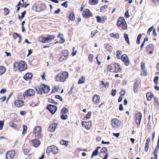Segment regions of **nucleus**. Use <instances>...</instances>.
Instances as JSON below:
<instances>
[{"label": "nucleus", "mask_w": 159, "mask_h": 159, "mask_svg": "<svg viewBox=\"0 0 159 159\" xmlns=\"http://www.w3.org/2000/svg\"><path fill=\"white\" fill-rule=\"evenodd\" d=\"M26 64L24 61H21L20 62H15L14 64V68L15 70H18L21 71L26 70Z\"/></svg>", "instance_id": "f257e3e1"}, {"label": "nucleus", "mask_w": 159, "mask_h": 159, "mask_svg": "<svg viewBox=\"0 0 159 159\" xmlns=\"http://www.w3.org/2000/svg\"><path fill=\"white\" fill-rule=\"evenodd\" d=\"M68 76L69 74L68 72L63 71L58 74L56 76V79L57 81L64 82L68 78Z\"/></svg>", "instance_id": "f03ea898"}, {"label": "nucleus", "mask_w": 159, "mask_h": 159, "mask_svg": "<svg viewBox=\"0 0 159 159\" xmlns=\"http://www.w3.org/2000/svg\"><path fill=\"white\" fill-rule=\"evenodd\" d=\"M117 25L122 28L123 29H125L127 27V24L123 17L119 18L117 20Z\"/></svg>", "instance_id": "7ed1b4c3"}, {"label": "nucleus", "mask_w": 159, "mask_h": 159, "mask_svg": "<svg viewBox=\"0 0 159 159\" xmlns=\"http://www.w3.org/2000/svg\"><path fill=\"white\" fill-rule=\"evenodd\" d=\"M41 128L39 126L36 127L33 130V133L36 138L38 139L42 137L41 133Z\"/></svg>", "instance_id": "20e7f679"}, {"label": "nucleus", "mask_w": 159, "mask_h": 159, "mask_svg": "<svg viewBox=\"0 0 159 159\" xmlns=\"http://www.w3.org/2000/svg\"><path fill=\"white\" fill-rule=\"evenodd\" d=\"M121 124V121L116 118H114L111 120V125L114 128L118 129L120 126Z\"/></svg>", "instance_id": "39448f33"}, {"label": "nucleus", "mask_w": 159, "mask_h": 159, "mask_svg": "<svg viewBox=\"0 0 159 159\" xmlns=\"http://www.w3.org/2000/svg\"><path fill=\"white\" fill-rule=\"evenodd\" d=\"M35 92L34 90L32 89H29L26 90L23 93V96L24 99L25 98L26 96H33L35 94Z\"/></svg>", "instance_id": "423d86ee"}, {"label": "nucleus", "mask_w": 159, "mask_h": 159, "mask_svg": "<svg viewBox=\"0 0 159 159\" xmlns=\"http://www.w3.org/2000/svg\"><path fill=\"white\" fill-rule=\"evenodd\" d=\"M63 55L59 59V61L60 62L66 60L69 55V52L67 50H64L63 52Z\"/></svg>", "instance_id": "0eeeda50"}, {"label": "nucleus", "mask_w": 159, "mask_h": 159, "mask_svg": "<svg viewBox=\"0 0 159 159\" xmlns=\"http://www.w3.org/2000/svg\"><path fill=\"white\" fill-rule=\"evenodd\" d=\"M47 108L52 114H54L57 109V106L52 104L48 105L47 106Z\"/></svg>", "instance_id": "6e6552de"}, {"label": "nucleus", "mask_w": 159, "mask_h": 159, "mask_svg": "<svg viewBox=\"0 0 159 159\" xmlns=\"http://www.w3.org/2000/svg\"><path fill=\"white\" fill-rule=\"evenodd\" d=\"M92 13L90 11L89 9H85L83 11V16L84 18H88L89 17L92 16Z\"/></svg>", "instance_id": "1a4fd4ad"}, {"label": "nucleus", "mask_w": 159, "mask_h": 159, "mask_svg": "<svg viewBox=\"0 0 159 159\" xmlns=\"http://www.w3.org/2000/svg\"><path fill=\"white\" fill-rule=\"evenodd\" d=\"M121 60L125 63V66H128L129 64L128 57L126 54L123 55L121 57Z\"/></svg>", "instance_id": "9d476101"}, {"label": "nucleus", "mask_w": 159, "mask_h": 159, "mask_svg": "<svg viewBox=\"0 0 159 159\" xmlns=\"http://www.w3.org/2000/svg\"><path fill=\"white\" fill-rule=\"evenodd\" d=\"M30 143L31 145L37 147L39 145L40 142L39 140L35 139L31 140L30 141Z\"/></svg>", "instance_id": "9b49d317"}, {"label": "nucleus", "mask_w": 159, "mask_h": 159, "mask_svg": "<svg viewBox=\"0 0 159 159\" xmlns=\"http://www.w3.org/2000/svg\"><path fill=\"white\" fill-rule=\"evenodd\" d=\"M40 87L42 90L45 93H48L50 90V88L49 86L44 84H41Z\"/></svg>", "instance_id": "f8f14e48"}, {"label": "nucleus", "mask_w": 159, "mask_h": 159, "mask_svg": "<svg viewBox=\"0 0 159 159\" xmlns=\"http://www.w3.org/2000/svg\"><path fill=\"white\" fill-rule=\"evenodd\" d=\"M142 116V114L139 112L137 113L135 115V121L136 124L138 125H140Z\"/></svg>", "instance_id": "ddd939ff"}, {"label": "nucleus", "mask_w": 159, "mask_h": 159, "mask_svg": "<svg viewBox=\"0 0 159 159\" xmlns=\"http://www.w3.org/2000/svg\"><path fill=\"white\" fill-rule=\"evenodd\" d=\"M15 154L14 151H9L6 154L7 159H13Z\"/></svg>", "instance_id": "4468645a"}, {"label": "nucleus", "mask_w": 159, "mask_h": 159, "mask_svg": "<svg viewBox=\"0 0 159 159\" xmlns=\"http://www.w3.org/2000/svg\"><path fill=\"white\" fill-rule=\"evenodd\" d=\"M82 126L84 127L86 129H89L91 127V123L89 121L85 122L83 121L82 122Z\"/></svg>", "instance_id": "2eb2a0df"}, {"label": "nucleus", "mask_w": 159, "mask_h": 159, "mask_svg": "<svg viewBox=\"0 0 159 159\" xmlns=\"http://www.w3.org/2000/svg\"><path fill=\"white\" fill-rule=\"evenodd\" d=\"M24 104V101L20 100H16L15 101V106L17 107H20Z\"/></svg>", "instance_id": "dca6fc26"}, {"label": "nucleus", "mask_w": 159, "mask_h": 159, "mask_svg": "<svg viewBox=\"0 0 159 159\" xmlns=\"http://www.w3.org/2000/svg\"><path fill=\"white\" fill-rule=\"evenodd\" d=\"M93 100L94 104H98L100 102V97L98 95H95L93 96Z\"/></svg>", "instance_id": "f3484780"}, {"label": "nucleus", "mask_w": 159, "mask_h": 159, "mask_svg": "<svg viewBox=\"0 0 159 159\" xmlns=\"http://www.w3.org/2000/svg\"><path fill=\"white\" fill-rule=\"evenodd\" d=\"M57 125L56 123H53L51 125L49 128V131L51 132H54L55 131L56 127Z\"/></svg>", "instance_id": "a211bd4d"}, {"label": "nucleus", "mask_w": 159, "mask_h": 159, "mask_svg": "<svg viewBox=\"0 0 159 159\" xmlns=\"http://www.w3.org/2000/svg\"><path fill=\"white\" fill-rule=\"evenodd\" d=\"M115 67V72L119 73L120 72L121 70V68L120 66L117 63H115L114 64Z\"/></svg>", "instance_id": "6ab92c4d"}, {"label": "nucleus", "mask_w": 159, "mask_h": 159, "mask_svg": "<svg viewBox=\"0 0 159 159\" xmlns=\"http://www.w3.org/2000/svg\"><path fill=\"white\" fill-rule=\"evenodd\" d=\"M32 73H27L23 76V78L25 80H28L32 78Z\"/></svg>", "instance_id": "aec40b11"}, {"label": "nucleus", "mask_w": 159, "mask_h": 159, "mask_svg": "<svg viewBox=\"0 0 159 159\" xmlns=\"http://www.w3.org/2000/svg\"><path fill=\"white\" fill-rule=\"evenodd\" d=\"M51 148L52 152L54 154H56L58 152V149L57 147L54 146L52 145L51 146Z\"/></svg>", "instance_id": "412c9836"}, {"label": "nucleus", "mask_w": 159, "mask_h": 159, "mask_svg": "<svg viewBox=\"0 0 159 159\" xmlns=\"http://www.w3.org/2000/svg\"><path fill=\"white\" fill-rule=\"evenodd\" d=\"M150 141V139L149 138H148L146 140L144 148L146 152H147L149 148V143Z\"/></svg>", "instance_id": "4be33fe9"}, {"label": "nucleus", "mask_w": 159, "mask_h": 159, "mask_svg": "<svg viewBox=\"0 0 159 159\" xmlns=\"http://www.w3.org/2000/svg\"><path fill=\"white\" fill-rule=\"evenodd\" d=\"M63 34L61 33H59L57 36V37L60 38L61 40V41H59L60 43H63L65 42V40L63 38Z\"/></svg>", "instance_id": "5701e85b"}, {"label": "nucleus", "mask_w": 159, "mask_h": 159, "mask_svg": "<svg viewBox=\"0 0 159 159\" xmlns=\"http://www.w3.org/2000/svg\"><path fill=\"white\" fill-rule=\"evenodd\" d=\"M55 38V36L53 35H49L47 38V39L48 43L51 42Z\"/></svg>", "instance_id": "b1692460"}, {"label": "nucleus", "mask_w": 159, "mask_h": 159, "mask_svg": "<svg viewBox=\"0 0 159 159\" xmlns=\"http://www.w3.org/2000/svg\"><path fill=\"white\" fill-rule=\"evenodd\" d=\"M85 77L84 76H82L81 78L80 79L78 83L79 84H82L84 83L85 81Z\"/></svg>", "instance_id": "393cba45"}, {"label": "nucleus", "mask_w": 159, "mask_h": 159, "mask_svg": "<svg viewBox=\"0 0 159 159\" xmlns=\"http://www.w3.org/2000/svg\"><path fill=\"white\" fill-rule=\"evenodd\" d=\"M146 96L147 100L150 101L153 96V94L149 92L146 94Z\"/></svg>", "instance_id": "a878e982"}, {"label": "nucleus", "mask_w": 159, "mask_h": 159, "mask_svg": "<svg viewBox=\"0 0 159 159\" xmlns=\"http://www.w3.org/2000/svg\"><path fill=\"white\" fill-rule=\"evenodd\" d=\"M39 42H41L43 43H48L47 38H44L43 37L40 38L39 40Z\"/></svg>", "instance_id": "bb28decb"}, {"label": "nucleus", "mask_w": 159, "mask_h": 159, "mask_svg": "<svg viewBox=\"0 0 159 159\" xmlns=\"http://www.w3.org/2000/svg\"><path fill=\"white\" fill-rule=\"evenodd\" d=\"M98 0H89V3L90 5H94L98 3Z\"/></svg>", "instance_id": "cd10ccee"}, {"label": "nucleus", "mask_w": 159, "mask_h": 159, "mask_svg": "<svg viewBox=\"0 0 159 159\" xmlns=\"http://www.w3.org/2000/svg\"><path fill=\"white\" fill-rule=\"evenodd\" d=\"M6 70V68L3 66H0V75L3 74Z\"/></svg>", "instance_id": "c85d7f7f"}, {"label": "nucleus", "mask_w": 159, "mask_h": 159, "mask_svg": "<svg viewBox=\"0 0 159 159\" xmlns=\"http://www.w3.org/2000/svg\"><path fill=\"white\" fill-rule=\"evenodd\" d=\"M158 149L157 148H156L153 151V154L154 155V157L153 159H157V153L158 151Z\"/></svg>", "instance_id": "c756f323"}, {"label": "nucleus", "mask_w": 159, "mask_h": 159, "mask_svg": "<svg viewBox=\"0 0 159 159\" xmlns=\"http://www.w3.org/2000/svg\"><path fill=\"white\" fill-rule=\"evenodd\" d=\"M60 143L61 145H65L67 146L68 145V142L67 141H65L64 140H61L60 141Z\"/></svg>", "instance_id": "7c9ffc66"}, {"label": "nucleus", "mask_w": 159, "mask_h": 159, "mask_svg": "<svg viewBox=\"0 0 159 159\" xmlns=\"http://www.w3.org/2000/svg\"><path fill=\"white\" fill-rule=\"evenodd\" d=\"M107 8H108V6L106 5H105L102 6V7H101V8H100L101 11V12L105 11H106V9Z\"/></svg>", "instance_id": "2f4dec72"}, {"label": "nucleus", "mask_w": 159, "mask_h": 159, "mask_svg": "<svg viewBox=\"0 0 159 159\" xmlns=\"http://www.w3.org/2000/svg\"><path fill=\"white\" fill-rule=\"evenodd\" d=\"M141 70V75L143 76H146L147 75L148 73L146 69Z\"/></svg>", "instance_id": "473e14b6"}, {"label": "nucleus", "mask_w": 159, "mask_h": 159, "mask_svg": "<svg viewBox=\"0 0 159 159\" xmlns=\"http://www.w3.org/2000/svg\"><path fill=\"white\" fill-rule=\"evenodd\" d=\"M105 48L108 51H110L112 49V47L109 44H106L105 45Z\"/></svg>", "instance_id": "72a5a7b5"}, {"label": "nucleus", "mask_w": 159, "mask_h": 159, "mask_svg": "<svg viewBox=\"0 0 159 159\" xmlns=\"http://www.w3.org/2000/svg\"><path fill=\"white\" fill-rule=\"evenodd\" d=\"M92 112L91 111H89L86 115V116L84 118V120H87L90 118L91 116Z\"/></svg>", "instance_id": "f704fd0d"}, {"label": "nucleus", "mask_w": 159, "mask_h": 159, "mask_svg": "<svg viewBox=\"0 0 159 159\" xmlns=\"http://www.w3.org/2000/svg\"><path fill=\"white\" fill-rule=\"evenodd\" d=\"M69 18L71 21H74L75 19V17L73 13H71L69 15Z\"/></svg>", "instance_id": "c9c22d12"}, {"label": "nucleus", "mask_w": 159, "mask_h": 159, "mask_svg": "<svg viewBox=\"0 0 159 159\" xmlns=\"http://www.w3.org/2000/svg\"><path fill=\"white\" fill-rule=\"evenodd\" d=\"M97 20L98 23H103L102 18L99 16H96Z\"/></svg>", "instance_id": "e433bc0d"}, {"label": "nucleus", "mask_w": 159, "mask_h": 159, "mask_svg": "<svg viewBox=\"0 0 159 159\" xmlns=\"http://www.w3.org/2000/svg\"><path fill=\"white\" fill-rule=\"evenodd\" d=\"M26 11H24L23 12L21 13V16H20L19 15H18V17L19 19H21L23 18L24 17V15L26 14Z\"/></svg>", "instance_id": "4c0bfd02"}, {"label": "nucleus", "mask_w": 159, "mask_h": 159, "mask_svg": "<svg viewBox=\"0 0 159 159\" xmlns=\"http://www.w3.org/2000/svg\"><path fill=\"white\" fill-rule=\"evenodd\" d=\"M111 36L114 37L116 38H118L119 37V35L118 33L114 34V33H112L111 34Z\"/></svg>", "instance_id": "58836bf2"}, {"label": "nucleus", "mask_w": 159, "mask_h": 159, "mask_svg": "<svg viewBox=\"0 0 159 159\" xmlns=\"http://www.w3.org/2000/svg\"><path fill=\"white\" fill-rule=\"evenodd\" d=\"M124 37L125 41L127 42L128 44L129 43V35L128 34H125Z\"/></svg>", "instance_id": "ea45409f"}, {"label": "nucleus", "mask_w": 159, "mask_h": 159, "mask_svg": "<svg viewBox=\"0 0 159 159\" xmlns=\"http://www.w3.org/2000/svg\"><path fill=\"white\" fill-rule=\"evenodd\" d=\"M142 36V35L141 34H139L138 35L137 40L136 41V43L137 44H139L140 43V41Z\"/></svg>", "instance_id": "a19ab883"}, {"label": "nucleus", "mask_w": 159, "mask_h": 159, "mask_svg": "<svg viewBox=\"0 0 159 159\" xmlns=\"http://www.w3.org/2000/svg\"><path fill=\"white\" fill-rule=\"evenodd\" d=\"M113 69V67L112 66L108 65L107 66V70L111 71Z\"/></svg>", "instance_id": "79ce46f5"}, {"label": "nucleus", "mask_w": 159, "mask_h": 159, "mask_svg": "<svg viewBox=\"0 0 159 159\" xmlns=\"http://www.w3.org/2000/svg\"><path fill=\"white\" fill-rule=\"evenodd\" d=\"M98 151L97 150H95L92 153V155L91 156V158H93V156H96L98 155Z\"/></svg>", "instance_id": "37998d69"}, {"label": "nucleus", "mask_w": 159, "mask_h": 159, "mask_svg": "<svg viewBox=\"0 0 159 159\" xmlns=\"http://www.w3.org/2000/svg\"><path fill=\"white\" fill-rule=\"evenodd\" d=\"M140 83V82L139 81L137 80L134 83V89H137L138 88V87L139 84Z\"/></svg>", "instance_id": "c03bdc74"}, {"label": "nucleus", "mask_w": 159, "mask_h": 159, "mask_svg": "<svg viewBox=\"0 0 159 159\" xmlns=\"http://www.w3.org/2000/svg\"><path fill=\"white\" fill-rule=\"evenodd\" d=\"M68 111L67 108H64L62 109L61 112L62 113H66L68 112Z\"/></svg>", "instance_id": "a18cd8bd"}, {"label": "nucleus", "mask_w": 159, "mask_h": 159, "mask_svg": "<svg viewBox=\"0 0 159 159\" xmlns=\"http://www.w3.org/2000/svg\"><path fill=\"white\" fill-rule=\"evenodd\" d=\"M51 146L48 147L47 149L46 150V153L48 154H49L51 152H52L51 150Z\"/></svg>", "instance_id": "49530a36"}, {"label": "nucleus", "mask_w": 159, "mask_h": 159, "mask_svg": "<svg viewBox=\"0 0 159 159\" xmlns=\"http://www.w3.org/2000/svg\"><path fill=\"white\" fill-rule=\"evenodd\" d=\"M68 116L66 115L62 114L61 116V118L62 120H66L68 118Z\"/></svg>", "instance_id": "de8ad7c7"}, {"label": "nucleus", "mask_w": 159, "mask_h": 159, "mask_svg": "<svg viewBox=\"0 0 159 159\" xmlns=\"http://www.w3.org/2000/svg\"><path fill=\"white\" fill-rule=\"evenodd\" d=\"M23 131L22 132V134H24L25 132H26L27 129V127L26 126L23 125Z\"/></svg>", "instance_id": "09e8293b"}, {"label": "nucleus", "mask_w": 159, "mask_h": 159, "mask_svg": "<svg viewBox=\"0 0 159 159\" xmlns=\"http://www.w3.org/2000/svg\"><path fill=\"white\" fill-rule=\"evenodd\" d=\"M141 70L145 69V64L143 62H141Z\"/></svg>", "instance_id": "8fccbe9b"}, {"label": "nucleus", "mask_w": 159, "mask_h": 159, "mask_svg": "<svg viewBox=\"0 0 159 159\" xmlns=\"http://www.w3.org/2000/svg\"><path fill=\"white\" fill-rule=\"evenodd\" d=\"M120 51H117L116 52V57L118 59H120L121 56Z\"/></svg>", "instance_id": "3c124183"}, {"label": "nucleus", "mask_w": 159, "mask_h": 159, "mask_svg": "<svg viewBox=\"0 0 159 159\" xmlns=\"http://www.w3.org/2000/svg\"><path fill=\"white\" fill-rule=\"evenodd\" d=\"M116 93V89H113L111 90V95L113 96H114Z\"/></svg>", "instance_id": "603ef678"}, {"label": "nucleus", "mask_w": 159, "mask_h": 159, "mask_svg": "<svg viewBox=\"0 0 159 159\" xmlns=\"http://www.w3.org/2000/svg\"><path fill=\"white\" fill-rule=\"evenodd\" d=\"M4 15L6 16L9 13L8 9L7 8H5L4 9Z\"/></svg>", "instance_id": "864d4df0"}, {"label": "nucleus", "mask_w": 159, "mask_h": 159, "mask_svg": "<svg viewBox=\"0 0 159 159\" xmlns=\"http://www.w3.org/2000/svg\"><path fill=\"white\" fill-rule=\"evenodd\" d=\"M75 48L73 47V51L72 53V56H75L76 55V54L77 53V50H76L75 51Z\"/></svg>", "instance_id": "5fc2aeb1"}, {"label": "nucleus", "mask_w": 159, "mask_h": 159, "mask_svg": "<svg viewBox=\"0 0 159 159\" xmlns=\"http://www.w3.org/2000/svg\"><path fill=\"white\" fill-rule=\"evenodd\" d=\"M3 125V121H0V130L2 129Z\"/></svg>", "instance_id": "6e6d98bb"}, {"label": "nucleus", "mask_w": 159, "mask_h": 159, "mask_svg": "<svg viewBox=\"0 0 159 159\" xmlns=\"http://www.w3.org/2000/svg\"><path fill=\"white\" fill-rule=\"evenodd\" d=\"M6 97L5 96H3L0 98V102H4L6 99Z\"/></svg>", "instance_id": "4d7b16f0"}, {"label": "nucleus", "mask_w": 159, "mask_h": 159, "mask_svg": "<svg viewBox=\"0 0 159 159\" xmlns=\"http://www.w3.org/2000/svg\"><path fill=\"white\" fill-rule=\"evenodd\" d=\"M98 32V31L97 30H96L94 31H93L91 32V35H94L97 33Z\"/></svg>", "instance_id": "13d9d810"}, {"label": "nucleus", "mask_w": 159, "mask_h": 159, "mask_svg": "<svg viewBox=\"0 0 159 159\" xmlns=\"http://www.w3.org/2000/svg\"><path fill=\"white\" fill-rule=\"evenodd\" d=\"M125 16L126 18H128L129 17V11L127 10L125 13Z\"/></svg>", "instance_id": "bf43d9fd"}, {"label": "nucleus", "mask_w": 159, "mask_h": 159, "mask_svg": "<svg viewBox=\"0 0 159 159\" xmlns=\"http://www.w3.org/2000/svg\"><path fill=\"white\" fill-rule=\"evenodd\" d=\"M36 92L38 93L41 94V91L39 88H37L36 89Z\"/></svg>", "instance_id": "052dcab7"}, {"label": "nucleus", "mask_w": 159, "mask_h": 159, "mask_svg": "<svg viewBox=\"0 0 159 159\" xmlns=\"http://www.w3.org/2000/svg\"><path fill=\"white\" fill-rule=\"evenodd\" d=\"M45 74L44 73L42 72V74H41V77L42 79L43 80H45Z\"/></svg>", "instance_id": "680f3d73"}, {"label": "nucleus", "mask_w": 159, "mask_h": 159, "mask_svg": "<svg viewBox=\"0 0 159 159\" xmlns=\"http://www.w3.org/2000/svg\"><path fill=\"white\" fill-rule=\"evenodd\" d=\"M93 55L92 54H90L89 55L88 58L89 60L90 59H92V60H91V61H93L92 59L93 58Z\"/></svg>", "instance_id": "e2e57ef3"}, {"label": "nucleus", "mask_w": 159, "mask_h": 159, "mask_svg": "<svg viewBox=\"0 0 159 159\" xmlns=\"http://www.w3.org/2000/svg\"><path fill=\"white\" fill-rule=\"evenodd\" d=\"M106 151H107V149L105 147H103L101 149V152H105Z\"/></svg>", "instance_id": "0e129e2a"}, {"label": "nucleus", "mask_w": 159, "mask_h": 159, "mask_svg": "<svg viewBox=\"0 0 159 159\" xmlns=\"http://www.w3.org/2000/svg\"><path fill=\"white\" fill-rule=\"evenodd\" d=\"M153 26H152L147 31V33L148 34L149 33L153 30Z\"/></svg>", "instance_id": "69168bd1"}, {"label": "nucleus", "mask_w": 159, "mask_h": 159, "mask_svg": "<svg viewBox=\"0 0 159 159\" xmlns=\"http://www.w3.org/2000/svg\"><path fill=\"white\" fill-rule=\"evenodd\" d=\"M158 79V77L157 76H156L154 78V82L155 83L157 84V83Z\"/></svg>", "instance_id": "338daca9"}, {"label": "nucleus", "mask_w": 159, "mask_h": 159, "mask_svg": "<svg viewBox=\"0 0 159 159\" xmlns=\"http://www.w3.org/2000/svg\"><path fill=\"white\" fill-rule=\"evenodd\" d=\"M67 1H66L61 4V5L65 7H67L68 5L67 4Z\"/></svg>", "instance_id": "774afa93"}]
</instances>
